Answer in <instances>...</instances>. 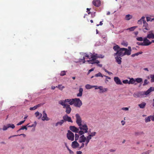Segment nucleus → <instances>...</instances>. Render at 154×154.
I'll return each mask as SVG.
<instances>
[{"label": "nucleus", "instance_id": "72a5a7b5", "mask_svg": "<svg viewBox=\"0 0 154 154\" xmlns=\"http://www.w3.org/2000/svg\"><path fill=\"white\" fill-rule=\"evenodd\" d=\"M135 82V80L133 78L130 79V80L129 81V84H134Z\"/></svg>", "mask_w": 154, "mask_h": 154}, {"label": "nucleus", "instance_id": "7c9ffc66", "mask_svg": "<svg viewBox=\"0 0 154 154\" xmlns=\"http://www.w3.org/2000/svg\"><path fill=\"white\" fill-rule=\"evenodd\" d=\"M132 18V16L130 14H128L125 16V19L126 20H129Z\"/></svg>", "mask_w": 154, "mask_h": 154}, {"label": "nucleus", "instance_id": "e2e57ef3", "mask_svg": "<svg viewBox=\"0 0 154 154\" xmlns=\"http://www.w3.org/2000/svg\"><path fill=\"white\" fill-rule=\"evenodd\" d=\"M122 44L125 47L127 46L128 45V43H127L123 42L122 43Z\"/></svg>", "mask_w": 154, "mask_h": 154}, {"label": "nucleus", "instance_id": "13d9d810", "mask_svg": "<svg viewBox=\"0 0 154 154\" xmlns=\"http://www.w3.org/2000/svg\"><path fill=\"white\" fill-rule=\"evenodd\" d=\"M37 108H36V107L35 106H34V107H30V108H29V109L31 110H35V109H36Z\"/></svg>", "mask_w": 154, "mask_h": 154}, {"label": "nucleus", "instance_id": "f257e3e1", "mask_svg": "<svg viewBox=\"0 0 154 154\" xmlns=\"http://www.w3.org/2000/svg\"><path fill=\"white\" fill-rule=\"evenodd\" d=\"M91 139V137L89 135L85 137V136L82 135L80 136L79 137V143H83L85 142V146H87L89 142L90 141V140Z\"/></svg>", "mask_w": 154, "mask_h": 154}, {"label": "nucleus", "instance_id": "ea45409f", "mask_svg": "<svg viewBox=\"0 0 154 154\" xmlns=\"http://www.w3.org/2000/svg\"><path fill=\"white\" fill-rule=\"evenodd\" d=\"M9 128V126L8 125V124L7 125H4L2 128V130L3 131H6L8 129V128Z\"/></svg>", "mask_w": 154, "mask_h": 154}, {"label": "nucleus", "instance_id": "f3484780", "mask_svg": "<svg viewBox=\"0 0 154 154\" xmlns=\"http://www.w3.org/2000/svg\"><path fill=\"white\" fill-rule=\"evenodd\" d=\"M63 108L66 109V112L67 114H69L70 113L71 111V109L69 105L68 104L65 108Z\"/></svg>", "mask_w": 154, "mask_h": 154}, {"label": "nucleus", "instance_id": "0eeeda50", "mask_svg": "<svg viewBox=\"0 0 154 154\" xmlns=\"http://www.w3.org/2000/svg\"><path fill=\"white\" fill-rule=\"evenodd\" d=\"M142 29L143 32L144 33L146 32V31H149L150 29L148 23L146 21H144Z\"/></svg>", "mask_w": 154, "mask_h": 154}, {"label": "nucleus", "instance_id": "5fc2aeb1", "mask_svg": "<svg viewBox=\"0 0 154 154\" xmlns=\"http://www.w3.org/2000/svg\"><path fill=\"white\" fill-rule=\"evenodd\" d=\"M121 109L122 110L128 111L129 110V108L128 107H122Z\"/></svg>", "mask_w": 154, "mask_h": 154}, {"label": "nucleus", "instance_id": "bb28decb", "mask_svg": "<svg viewBox=\"0 0 154 154\" xmlns=\"http://www.w3.org/2000/svg\"><path fill=\"white\" fill-rule=\"evenodd\" d=\"M146 105V103L143 102L139 104L138 105V106L141 109H143L145 107Z\"/></svg>", "mask_w": 154, "mask_h": 154}, {"label": "nucleus", "instance_id": "393cba45", "mask_svg": "<svg viewBox=\"0 0 154 154\" xmlns=\"http://www.w3.org/2000/svg\"><path fill=\"white\" fill-rule=\"evenodd\" d=\"M123 49L125 50V55H129L131 54V52L130 51H129L127 49L125 48H123Z\"/></svg>", "mask_w": 154, "mask_h": 154}, {"label": "nucleus", "instance_id": "39448f33", "mask_svg": "<svg viewBox=\"0 0 154 154\" xmlns=\"http://www.w3.org/2000/svg\"><path fill=\"white\" fill-rule=\"evenodd\" d=\"M123 48H121L120 49L119 51L114 54V56H116V55H118L119 56L122 57L125 55V50L123 49Z\"/></svg>", "mask_w": 154, "mask_h": 154}, {"label": "nucleus", "instance_id": "7ed1b4c3", "mask_svg": "<svg viewBox=\"0 0 154 154\" xmlns=\"http://www.w3.org/2000/svg\"><path fill=\"white\" fill-rule=\"evenodd\" d=\"M146 95V93L145 91H140L134 93L133 94L134 97L135 98H140L144 97Z\"/></svg>", "mask_w": 154, "mask_h": 154}, {"label": "nucleus", "instance_id": "09e8293b", "mask_svg": "<svg viewBox=\"0 0 154 154\" xmlns=\"http://www.w3.org/2000/svg\"><path fill=\"white\" fill-rule=\"evenodd\" d=\"M150 77L151 78V82H154V74L151 75H150Z\"/></svg>", "mask_w": 154, "mask_h": 154}, {"label": "nucleus", "instance_id": "412c9836", "mask_svg": "<svg viewBox=\"0 0 154 154\" xmlns=\"http://www.w3.org/2000/svg\"><path fill=\"white\" fill-rule=\"evenodd\" d=\"M59 103L63 107L65 108L66 106L68 105L66 103H65L64 100H60L59 101Z\"/></svg>", "mask_w": 154, "mask_h": 154}, {"label": "nucleus", "instance_id": "4c0bfd02", "mask_svg": "<svg viewBox=\"0 0 154 154\" xmlns=\"http://www.w3.org/2000/svg\"><path fill=\"white\" fill-rule=\"evenodd\" d=\"M104 75H103L100 72L98 73L97 74H96L95 75V76L96 77H103Z\"/></svg>", "mask_w": 154, "mask_h": 154}, {"label": "nucleus", "instance_id": "c756f323", "mask_svg": "<svg viewBox=\"0 0 154 154\" xmlns=\"http://www.w3.org/2000/svg\"><path fill=\"white\" fill-rule=\"evenodd\" d=\"M121 48H120L117 45L113 47V49L114 50L116 51V52L119 51V50H120V49Z\"/></svg>", "mask_w": 154, "mask_h": 154}, {"label": "nucleus", "instance_id": "338daca9", "mask_svg": "<svg viewBox=\"0 0 154 154\" xmlns=\"http://www.w3.org/2000/svg\"><path fill=\"white\" fill-rule=\"evenodd\" d=\"M43 105L42 104H38L37 105H36L35 106L36 107V108L37 109L38 107H40L41 106Z\"/></svg>", "mask_w": 154, "mask_h": 154}, {"label": "nucleus", "instance_id": "0e129e2a", "mask_svg": "<svg viewBox=\"0 0 154 154\" xmlns=\"http://www.w3.org/2000/svg\"><path fill=\"white\" fill-rule=\"evenodd\" d=\"M68 150L69 151V153L70 154H74V152L70 149H68Z\"/></svg>", "mask_w": 154, "mask_h": 154}, {"label": "nucleus", "instance_id": "e433bc0d", "mask_svg": "<svg viewBox=\"0 0 154 154\" xmlns=\"http://www.w3.org/2000/svg\"><path fill=\"white\" fill-rule=\"evenodd\" d=\"M80 54L82 56L86 57L88 58L89 57V55H88L86 53L82 52L80 53Z\"/></svg>", "mask_w": 154, "mask_h": 154}, {"label": "nucleus", "instance_id": "a18cd8bd", "mask_svg": "<svg viewBox=\"0 0 154 154\" xmlns=\"http://www.w3.org/2000/svg\"><path fill=\"white\" fill-rule=\"evenodd\" d=\"M136 39L138 41H143L144 40V38H143L142 37H137L136 38Z\"/></svg>", "mask_w": 154, "mask_h": 154}, {"label": "nucleus", "instance_id": "c9c22d12", "mask_svg": "<svg viewBox=\"0 0 154 154\" xmlns=\"http://www.w3.org/2000/svg\"><path fill=\"white\" fill-rule=\"evenodd\" d=\"M151 118V116H149L145 118V122H147L150 121V119Z\"/></svg>", "mask_w": 154, "mask_h": 154}, {"label": "nucleus", "instance_id": "dca6fc26", "mask_svg": "<svg viewBox=\"0 0 154 154\" xmlns=\"http://www.w3.org/2000/svg\"><path fill=\"white\" fill-rule=\"evenodd\" d=\"M79 146V144L75 140L72 143V146L73 148H76L78 147Z\"/></svg>", "mask_w": 154, "mask_h": 154}, {"label": "nucleus", "instance_id": "37998d69", "mask_svg": "<svg viewBox=\"0 0 154 154\" xmlns=\"http://www.w3.org/2000/svg\"><path fill=\"white\" fill-rule=\"evenodd\" d=\"M8 125L9 128H11L12 129H14L15 127V125L12 124H8Z\"/></svg>", "mask_w": 154, "mask_h": 154}, {"label": "nucleus", "instance_id": "20e7f679", "mask_svg": "<svg viewBox=\"0 0 154 154\" xmlns=\"http://www.w3.org/2000/svg\"><path fill=\"white\" fill-rule=\"evenodd\" d=\"M82 101L79 98H75L74 106L76 107L80 108L82 105Z\"/></svg>", "mask_w": 154, "mask_h": 154}, {"label": "nucleus", "instance_id": "6e6552de", "mask_svg": "<svg viewBox=\"0 0 154 154\" xmlns=\"http://www.w3.org/2000/svg\"><path fill=\"white\" fill-rule=\"evenodd\" d=\"M146 37L149 39H154V33L152 30L148 32Z\"/></svg>", "mask_w": 154, "mask_h": 154}, {"label": "nucleus", "instance_id": "3c124183", "mask_svg": "<svg viewBox=\"0 0 154 154\" xmlns=\"http://www.w3.org/2000/svg\"><path fill=\"white\" fill-rule=\"evenodd\" d=\"M148 83L149 82H148L147 80V79H145L144 81V82L143 84V85L144 86L148 84Z\"/></svg>", "mask_w": 154, "mask_h": 154}, {"label": "nucleus", "instance_id": "4d7b16f0", "mask_svg": "<svg viewBox=\"0 0 154 154\" xmlns=\"http://www.w3.org/2000/svg\"><path fill=\"white\" fill-rule=\"evenodd\" d=\"M25 121V120H24L23 121H21L20 122H19L17 124V125H21L22 124H23L24 122Z\"/></svg>", "mask_w": 154, "mask_h": 154}, {"label": "nucleus", "instance_id": "a211bd4d", "mask_svg": "<svg viewBox=\"0 0 154 154\" xmlns=\"http://www.w3.org/2000/svg\"><path fill=\"white\" fill-rule=\"evenodd\" d=\"M114 80L116 83L117 85H122V83L121 80L118 77H115L114 78Z\"/></svg>", "mask_w": 154, "mask_h": 154}, {"label": "nucleus", "instance_id": "bf43d9fd", "mask_svg": "<svg viewBox=\"0 0 154 154\" xmlns=\"http://www.w3.org/2000/svg\"><path fill=\"white\" fill-rule=\"evenodd\" d=\"M123 82L124 84H129V81L128 80H123Z\"/></svg>", "mask_w": 154, "mask_h": 154}, {"label": "nucleus", "instance_id": "6ab92c4d", "mask_svg": "<svg viewBox=\"0 0 154 154\" xmlns=\"http://www.w3.org/2000/svg\"><path fill=\"white\" fill-rule=\"evenodd\" d=\"M79 93L77 94V97H81L82 95V93L83 91V89L82 88L80 87L79 89Z\"/></svg>", "mask_w": 154, "mask_h": 154}, {"label": "nucleus", "instance_id": "603ef678", "mask_svg": "<svg viewBox=\"0 0 154 154\" xmlns=\"http://www.w3.org/2000/svg\"><path fill=\"white\" fill-rule=\"evenodd\" d=\"M66 74V72L64 71H62L60 73L61 76H63L65 75Z\"/></svg>", "mask_w": 154, "mask_h": 154}, {"label": "nucleus", "instance_id": "c03bdc74", "mask_svg": "<svg viewBox=\"0 0 154 154\" xmlns=\"http://www.w3.org/2000/svg\"><path fill=\"white\" fill-rule=\"evenodd\" d=\"M86 61L88 62L89 64H94V60H92V59L91 60H88Z\"/></svg>", "mask_w": 154, "mask_h": 154}, {"label": "nucleus", "instance_id": "a19ab883", "mask_svg": "<svg viewBox=\"0 0 154 154\" xmlns=\"http://www.w3.org/2000/svg\"><path fill=\"white\" fill-rule=\"evenodd\" d=\"M142 81V79L141 78H137L135 79V82L138 83L141 82Z\"/></svg>", "mask_w": 154, "mask_h": 154}, {"label": "nucleus", "instance_id": "9d476101", "mask_svg": "<svg viewBox=\"0 0 154 154\" xmlns=\"http://www.w3.org/2000/svg\"><path fill=\"white\" fill-rule=\"evenodd\" d=\"M146 37L144 38L143 44L144 46H148L151 44V42Z\"/></svg>", "mask_w": 154, "mask_h": 154}, {"label": "nucleus", "instance_id": "9b49d317", "mask_svg": "<svg viewBox=\"0 0 154 154\" xmlns=\"http://www.w3.org/2000/svg\"><path fill=\"white\" fill-rule=\"evenodd\" d=\"M43 116L42 118V119L43 121H48L50 120V119L48 117L47 114L45 111H44L42 112Z\"/></svg>", "mask_w": 154, "mask_h": 154}, {"label": "nucleus", "instance_id": "4468645a", "mask_svg": "<svg viewBox=\"0 0 154 154\" xmlns=\"http://www.w3.org/2000/svg\"><path fill=\"white\" fill-rule=\"evenodd\" d=\"M92 3L95 6L99 7L100 5V0H94Z\"/></svg>", "mask_w": 154, "mask_h": 154}, {"label": "nucleus", "instance_id": "680f3d73", "mask_svg": "<svg viewBox=\"0 0 154 154\" xmlns=\"http://www.w3.org/2000/svg\"><path fill=\"white\" fill-rule=\"evenodd\" d=\"M70 99H66L64 101H65V103H67V102H69V101H70Z\"/></svg>", "mask_w": 154, "mask_h": 154}, {"label": "nucleus", "instance_id": "b1692460", "mask_svg": "<svg viewBox=\"0 0 154 154\" xmlns=\"http://www.w3.org/2000/svg\"><path fill=\"white\" fill-rule=\"evenodd\" d=\"M146 21L145 20V17L143 16L138 21L137 23L139 24H141L143 23H144V21Z\"/></svg>", "mask_w": 154, "mask_h": 154}, {"label": "nucleus", "instance_id": "8fccbe9b", "mask_svg": "<svg viewBox=\"0 0 154 154\" xmlns=\"http://www.w3.org/2000/svg\"><path fill=\"white\" fill-rule=\"evenodd\" d=\"M84 143V142L81 143H82L81 144V146L79 147V149L83 148L85 146V143Z\"/></svg>", "mask_w": 154, "mask_h": 154}, {"label": "nucleus", "instance_id": "a878e982", "mask_svg": "<svg viewBox=\"0 0 154 154\" xmlns=\"http://www.w3.org/2000/svg\"><path fill=\"white\" fill-rule=\"evenodd\" d=\"M97 86L96 85H91L89 84L86 85L85 86V87L86 89H89L92 88H94V87H97Z\"/></svg>", "mask_w": 154, "mask_h": 154}, {"label": "nucleus", "instance_id": "5701e85b", "mask_svg": "<svg viewBox=\"0 0 154 154\" xmlns=\"http://www.w3.org/2000/svg\"><path fill=\"white\" fill-rule=\"evenodd\" d=\"M154 91V88L151 87L149 88L147 91H145L146 93V95H148L151 92Z\"/></svg>", "mask_w": 154, "mask_h": 154}, {"label": "nucleus", "instance_id": "69168bd1", "mask_svg": "<svg viewBox=\"0 0 154 154\" xmlns=\"http://www.w3.org/2000/svg\"><path fill=\"white\" fill-rule=\"evenodd\" d=\"M94 68H92L91 69H90L88 72V74H89L91 71H94Z\"/></svg>", "mask_w": 154, "mask_h": 154}, {"label": "nucleus", "instance_id": "052dcab7", "mask_svg": "<svg viewBox=\"0 0 154 154\" xmlns=\"http://www.w3.org/2000/svg\"><path fill=\"white\" fill-rule=\"evenodd\" d=\"M137 44L138 45L144 46L143 42H137Z\"/></svg>", "mask_w": 154, "mask_h": 154}, {"label": "nucleus", "instance_id": "4be33fe9", "mask_svg": "<svg viewBox=\"0 0 154 154\" xmlns=\"http://www.w3.org/2000/svg\"><path fill=\"white\" fill-rule=\"evenodd\" d=\"M90 56H91V57H89V58H88L89 59H92V60H95L96 59L98 58V57H100V56H94L91 53Z\"/></svg>", "mask_w": 154, "mask_h": 154}, {"label": "nucleus", "instance_id": "2eb2a0df", "mask_svg": "<svg viewBox=\"0 0 154 154\" xmlns=\"http://www.w3.org/2000/svg\"><path fill=\"white\" fill-rule=\"evenodd\" d=\"M116 57H115V59H116V61L119 64H121L122 63L121 60L122 59V58L120 57L121 56H119L118 55H116Z\"/></svg>", "mask_w": 154, "mask_h": 154}, {"label": "nucleus", "instance_id": "f8f14e48", "mask_svg": "<svg viewBox=\"0 0 154 154\" xmlns=\"http://www.w3.org/2000/svg\"><path fill=\"white\" fill-rule=\"evenodd\" d=\"M63 119L64 121H68L71 122H72L71 118L69 117L67 114L65 115L64 116H63Z\"/></svg>", "mask_w": 154, "mask_h": 154}, {"label": "nucleus", "instance_id": "cd10ccee", "mask_svg": "<svg viewBox=\"0 0 154 154\" xmlns=\"http://www.w3.org/2000/svg\"><path fill=\"white\" fill-rule=\"evenodd\" d=\"M35 115L36 117L39 116L38 118V119H40L42 116V114L41 113H40L38 111H37L35 112Z\"/></svg>", "mask_w": 154, "mask_h": 154}, {"label": "nucleus", "instance_id": "423d86ee", "mask_svg": "<svg viewBox=\"0 0 154 154\" xmlns=\"http://www.w3.org/2000/svg\"><path fill=\"white\" fill-rule=\"evenodd\" d=\"M67 138L71 141H73L74 140V134L69 130L68 131L66 134Z\"/></svg>", "mask_w": 154, "mask_h": 154}, {"label": "nucleus", "instance_id": "49530a36", "mask_svg": "<svg viewBox=\"0 0 154 154\" xmlns=\"http://www.w3.org/2000/svg\"><path fill=\"white\" fill-rule=\"evenodd\" d=\"M146 21L147 22L151 21L152 22L153 20V18L151 19L150 17H146Z\"/></svg>", "mask_w": 154, "mask_h": 154}, {"label": "nucleus", "instance_id": "58836bf2", "mask_svg": "<svg viewBox=\"0 0 154 154\" xmlns=\"http://www.w3.org/2000/svg\"><path fill=\"white\" fill-rule=\"evenodd\" d=\"M85 57L83 56L82 59H80L79 60V62H83V63H84L86 62V61L85 60Z\"/></svg>", "mask_w": 154, "mask_h": 154}, {"label": "nucleus", "instance_id": "de8ad7c7", "mask_svg": "<svg viewBox=\"0 0 154 154\" xmlns=\"http://www.w3.org/2000/svg\"><path fill=\"white\" fill-rule=\"evenodd\" d=\"M79 136L78 134H75V141L78 140L79 139Z\"/></svg>", "mask_w": 154, "mask_h": 154}, {"label": "nucleus", "instance_id": "6e6d98bb", "mask_svg": "<svg viewBox=\"0 0 154 154\" xmlns=\"http://www.w3.org/2000/svg\"><path fill=\"white\" fill-rule=\"evenodd\" d=\"M24 129H25L26 130H27V128L26 127V126H23L21 128H20V130H23Z\"/></svg>", "mask_w": 154, "mask_h": 154}, {"label": "nucleus", "instance_id": "2f4dec72", "mask_svg": "<svg viewBox=\"0 0 154 154\" xmlns=\"http://www.w3.org/2000/svg\"><path fill=\"white\" fill-rule=\"evenodd\" d=\"M56 88H58L60 90H62L65 88V87L61 85H59L57 86H56Z\"/></svg>", "mask_w": 154, "mask_h": 154}, {"label": "nucleus", "instance_id": "f03ea898", "mask_svg": "<svg viewBox=\"0 0 154 154\" xmlns=\"http://www.w3.org/2000/svg\"><path fill=\"white\" fill-rule=\"evenodd\" d=\"M79 128L81 131H79V133L81 135H83L85 133L88 132V128L87 125L85 124L82 125H79Z\"/></svg>", "mask_w": 154, "mask_h": 154}, {"label": "nucleus", "instance_id": "1a4fd4ad", "mask_svg": "<svg viewBox=\"0 0 154 154\" xmlns=\"http://www.w3.org/2000/svg\"><path fill=\"white\" fill-rule=\"evenodd\" d=\"M76 122L79 126L80 125L82 124V120L81 119L78 114H77L76 115Z\"/></svg>", "mask_w": 154, "mask_h": 154}, {"label": "nucleus", "instance_id": "864d4df0", "mask_svg": "<svg viewBox=\"0 0 154 154\" xmlns=\"http://www.w3.org/2000/svg\"><path fill=\"white\" fill-rule=\"evenodd\" d=\"M96 133V132H92L90 134H89L91 137H92L94 136L95 135Z\"/></svg>", "mask_w": 154, "mask_h": 154}, {"label": "nucleus", "instance_id": "79ce46f5", "mask_svg": "<svg viewBox=\"0 0 154 154\" xmlns=\"http://www.w3.org/2000/svg\"><path fill=\"white\" fill-rule=\"evenodd\" d=\"M142 52H137V53H135L134 54H132L131 57H134L136 56H137L139 54H142Z\"/></svg>", "mask_w": 154, "mask_h": 154}, {"label": "nucleus", "instance_id": "ddd939ff", "mask_svg": "<svg viewBox=\"0 0 154 154\" xmlns=\"http://www.w3.org/2000/svg\"><path fill=\"white\" fill-rule=\"evenodd\" d=\"M70 130L72 132L75 133H78L79 132V129L73 126H71L69 127Z\"/></svg>", "mask_w": 154, "mask_h": 154}, {"label": "nucleus", "instance_id": "c85d7f7f", "mask_svg": "<svg viewBox=\"0 0 154 154\" xmlns=\"http://www.w3.org/2000/svg\"><path fill=\"white\" fill-rule=\"evenodd\" d=\"M64 121L63 120H61L60 122H57L55 124L56 126H57L58 125L61 126L63 123Z\"/></svg>", "mask_w": 154, "mask_h": 154}, {"label": "nucleus", "instance_id": "473e14b6", "mask_svg": "<svg viewBox=\"0 0 154 154\" xmlns=\"http://www.w3.org/2000/svg\"><path fill=\"white\" fill-rule=\"evenodd\" d=\"M75 98L74 99H70L69 104L70 105H72L73 104L74 105L75 101Z\"/></svg>", "mask_w": 154, "mask_h": 154}, {"label": "nucleus", "instance_id": "774afa93", "mask_svg": "<svg viewBox=\"0 0 154 154\" xmlns=\"http://www.w3.org/2000/svg\"><path fill=\"white\" fill-rule=\"evenodd\" d=\"M149 151H147L146 152H144L143 153H142L141 154H148L149 152ZM151 152V151H150V152Z\"/></svg>", "mask_w": 154, "mask_h": 154}, {"label": "nucleus", "instance_id": "aec40b11", "mask_svg": "<svg viewBox=\"0 0 154 154\" xmlns=\"http://www.w3.org/2000/svg\"><path fill=\"white\" fill-rule=\"evenodd\" d=\"M98 88L101 91L100 93H103L106 92L108 91L107 88H103V87L102 86L98 87Z\"/></svg>", "mask_w": 154, "mask_h": 154}, {"label": "nucleus", "instance_id": "f704fd0d", "mask_svg": "<svg viewBox=\"0 0 154 154\" xmlns=\"http://www.w3.org/2000/svg\"><path fill=\"white\" fill-rule=\"evenodd\" d=\"M137 27V26H133L131 27L128 28L127 29V30H129L130 31H134L136 28Z\"/></svg>", "mask_w": 154, "mask_h": 154}]
</instances>
